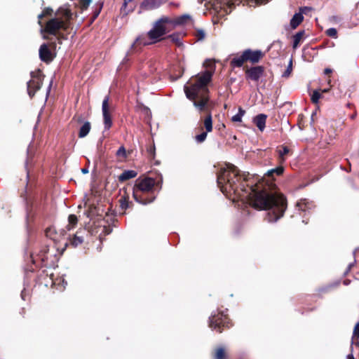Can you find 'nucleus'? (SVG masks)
<instances>
[{
	"mask_svg": "<svg viewBox=\"0 0 359 359\" xmlns=\"http://www.w3.org/2000/svg\"><path fill=\"white\" fill-rule=\"evenodd\" d=\"M189 19V16L187 15H182L176 19L162 16L154 23L152 29L149 30V35L152 39L163 36L172 30L176 25H183Z\"/></svg>",
	"mask_w": 359,
	"mask_h": 359,
	"instance_id": "nucleus-5",
	"label": "nucleus"
},
{
	"mask_svg": "<svg viewBox=\"0 0 359 359\" xmlns=\"http://www.w3.org/2000/svg\"><path fill=\"white\" fill-rule=\"evenodd\" d=\"M68 222L69 224L67 226V230H71L72 229L74 228L75 226L78 223V218L75 215H69L68 217Z\"/></svg>",
	"mask_w": 359,
	"mask_h": 359,
	"instance_id": "nucleus-29",
	"label": "nucleus"
},
{
	"mask_svg": "<svg viewBox=\"0 0 359 359\" xmlns=\"http://www.w3.org/2000/svg\"><path fill=\"white\" fill-rule=\"evenodd\" d=\"M347 359H355L353 354H349L347 356Z\"/></svg>",
	"mask_w": 359,
	"mask_h": 359,
	"instance_id": "nucleus-47",
	"label": "nucleus"
},
{
	"mask_svg": "<svg viewBox=\"0 0 359 359\" xmlns=\"http://www.w3.org/2000/svg\"><path fill=\"white\" fill-rule=\"evenodd\" d=\"M162 41L166 40V39H170L171 41L175 43L177 46H180L182 45V43L181 41V36L179 33H173L172 34H170L167 36L166 37L162 36Z\"/></svg>",
	"mask_w": 359,
	"mask_h": 359,
	"instance_id": "nucleus-24",
	"label": "nucleus"
},
{
	"mask_svg": "<svg viewBox=\"0 0 359 359\" xmlns=\"http://www.w3.org/2000/svg\"><path fill=\"white\" fill-rule=\"evenodd\" d=\"M245 77L247 81L257 83L259 80L264 75L265 68L263 66L243 67Z\"/></svg>",
	"mask_w": 359,
	"mask_h": 359,
	"instance_id": "nucleus-10",
	"label": "nucleus"
},
{
	"mask_svg": "<svg viewBox=\"0 0 359 359\" xmlns=\"http://www.w3.org/2000/svg\"><path fill=\"white\" fill-rule=\"evenodd\" d=\"M162 36H159L157 39H152L149 35V31L147 32V35H142L138 36L135 42L132 45L133 48H136L137 47L145 46L148 45H151L156 43L157 42L162 41Z\"/></svg>",
	"mask_w": 359,
	"mask_h": 359,
	"instance_id": "nucleus-12",
	"label": "nucleus"
},
{
	"mask_svg": "<svg viewBox=\"0 0 359 359\" xmlns=\"http://www.w3.org/2000/svg\"><path fill=\"white\" fill-rule=\"evenodd\" d=\"M118 213L121 215H125L126 210L128 208H132L133 206V203L129 201V196L128 195L122 196L118 200Z\"/></svg>",
	"mask_w": 359,
	"mask_h": 359,
	"instance_id": "nucleus-14",
	"label": "nucleus"
},
{
	"mask_svg": "<svg viewBox=\"0 0 359 359\" xmlns=\"http://www.w3.org/2000/svg\"><path fill=\"white\" fill-rule=\"evenodd\" d=\"M85 232V229L79 230L76 231V233L74 235L73 238L70 241V243L73 247L76 248L83 243L84 238L82 233H84Z\"/></svg>",
	"mask_w": 359,
	"mask_h": 359,
	"instance_id": "nucleus-18",
	"label": "nucleus"
},
{
	"mask_svg": "<svg viewBox=\"0 0 359 359\" xmlns=\"http://www.w3.org/2000/svg\"><path fill=\"white\" fill-rule=\"evenodd\" d=\"M203 126L205 131L211 132L212 130V119L210 111H208V114L203 121Z\"/></svg>",
	"mask_w": 359,
	"mask_h": 359,
	"instance_id": "nucleus-25",
	"label": "nucleus"
},
{
	"mask_svg": "<svg viewBox=\"0 0 359 359\" xmlns=\"http://www.w3.org/2000/svg\"><path fill=\"white\" fill-rule=\"evenodd\" d=\"M48 248L47 246L44 247V248L43 250H41L38 256L41 259L42 263H43V266H46V262L48 260Z\"/></svg>",
	"mask_w": 359,
	"mask_h": 359,
	"instance_id": "nucleus-30",
	"label": "nucleus"
},
{
	"mask_svg": "<svg viewBox=\"0 0 359 359\" xmlns=\"http://www.w3.org/2000/svg\"><path fill=\"white\" fill-rule=\"evenodd\" d=\"M205 36V34L204 32L202 31V30H199L197 32V36L199 38V39H203Z\"/></svg>",
	"mask_w": 359,
	"mask_h": 359,
	"instance_id": "nucleus-44",
	"label": "nucleus"
},
{
	"mask_svg": "<svg viewBox=\"0 0 359 359\" xmlns=\"http://www.w3.org/2000/svg\"><path fill=\"white\" fill-rule=\"evenodd\" d=\"M137 175V172L135 170H124L119 176L118 181L120 182H124L128 180L135 178Z\"/></svg>",
	"mask_w": 359,
	"mask_h": 359,
	"instance_id": "nucleus-20",
	"label": "nucleus"
},
{
	"mask_svg": "<svg viewBox=\"0 0 359 359\" xmlns=\"http://www.w3.org/2000/svg\"><path fill=\"white\" fill-rule=\"evenodd\" d=\"M265 54L261 50L246 49L238 57H233L230 62L233 67H241L245 62H249L252 65L258 63Z\"/></svg>",
	"mask_w": 359,
	"mask_h": 359,
	"instance_id": "nucleus-6",
	"label": "nucleus"
},
{
	"mask_svg": "<svg viewBox=\"0 0 359 359\" xmlns=\"http://www.w3.org/2000/svg\"><path fill=\"white\" fill-rule=\"evenodd\" d=\"M82 172H84V173H86V172H88V170H87L86 169H83V170H82Z\"/></svg>",
	"mask_w": 359,
	"mask_h": 359,
	"instance_id": "nucleus-50",
	"label": "nucleus"
},
{
	"mask_svg": "<svg viewBox=\"0 0 359 359\" xmlns=\"http://www.w3.org/2000/svg\"><path fill=\"white\" fill-rule=\"evenodd\" d=\"M43 275L46 276V277H47V276H48V273H46V270H45V269H44V270H42V271H41V274H40V276H39V278H41V277Z\"/></svg>",
	"mask_w": 359,
	"mask_h": 359,
	"instance_id": "nucleus-45",
	"label": "nucleus"
},
{
	"mask_svg": "<svg viewBox=\"0 0 359 359\" xmlns=\"http://www.w3.org/2000/svg\"><path fill=\"white\" fill-rule=\"evenodd\" d=\"M137 0H123V4L121 10L126 14L133 12L137 6Z\"/></svg>",
	"mask_w": 359,
	"mask_h": 359,
	"instance_id": "nucleus-19",
	"label": "nucleus"
},
{
	"mask_svg": "<svg viewBox=\"0 0 359 359\" xmlns=\"http://www.w3.org/2000/svg\"><path fill=\"white\" fill-rule=\"evenodd\" d=\"M267 118V116L264 114H259L257 116H256L254 119L253 122L256 125V126L258 128V129L260 131H263L266 127V121Z\"/></svg>",
	"mask_w": 359,
	"mask_h": 359,
	"instance_id": "nucleus-17",
	"label": "nucleus"
},
{
	"mask_svg": "<svg viewBox=\"0 0 359 359\" xmlns=\"http://www.w3.org/2000/svg\"><path fill=\"white\" fill-rule=\"evenodd\" d=\"M284 167L281 164L276 168L267 171L263 178L253 184V181L244 178L243 182L237 185L241 177L238 175L236 167L227 163L226 167L220 168L217 175V182L221 191L228 197L233 196V199L247 201L255 209L269 210L266 219L269 222H276L281 218L287 208L285 197L277 191L274 182L275 175L281 176Z\"/></svg>",
	"mask_w": 359,
	"mask_h": 359,
	"instance_id": "nucleus-1",
	"label": "nucleus"
},
{
	"mask_svg": "<svg viewBox=\"0 0 359 359\" xmlns=\"http://www.w3.org/2000/svg\"><path fill=\"white\" fill-rule=\"evenodd\" d=\"M31 80L27 82V93L32 98L35 93L41 88L45 77L41 69L31 72Z\"/></svg>",
	"mask_w": 359,
	"mask_h": 359,
	"instance_id": "nucleus-8",
	"label": "nucleus"
},
{
	"mask_svg": "<svg viewBox=\"0 0 359 359\" xmlns=\"http://www.w3.org/2000/svg\"><path fill=\"white\" fill-rule=\"evenodd\" d=\"M321 97V93L320 90H316L313 92L311 100L313 104H318L319 99Z\"/></svg>",
	"mask_w": 359,
	"mask_h": 359,
	"instance_id": "nucleus-32",
	"label": "nucleus"
},
{
	"mask_svg": "<svg viewBox=\"0 0 359 359\" xmlns=\"http://www.w3.org/2000/svg\"><path fill=\"white\" fill-rule=\"evenodd\" d=\"M292 71V60L291 59L289 62L288 66L285 71L283 74V76L287 78L290 76Z\"/></svg>",
	"mask_w": 359,
	"mask_h": 359,
	"instance_id": "nucleus-35",
	"label": "nucleus"
},
{
	"mask_svg": "<svg viewBox=\"0 0 359 359\" xmlns=\"http://www.w3.org/2000/svg\"><path fill=\"white\" fill-rule=\"evenodd\" d=\"M332 72V70L330 69H325V74H329V73H331Z\"/></svg>",
	"mask_w": 359,
	"mask_h": 359,
	"instance_id": "nucleus-48",
	"label": "nucleus"
},
{
	"mask_svg": "<svg viewBox=\"0 0 359 359\" xmlns=\"http://www.w3.org/2000/svg\"><path fill=\"white\" fill-rule=\"evenodd\" d=\"M161 5L159 0H143L140 4V9L149 11L157 8Z\"/></svg>",
	"mask_w": 359,
	"mask_h": 359,
	"instance_id": "nucleus-15",
	"label": "nucleus"
},
{
	"mask_svg": "<svg viewBox=\"0 0 359 359\" xmlns=\"http://www.w3.org/2000/svg\"><path fill=\"white\" fill-rule=\"evenodd\" d=\"M321 93H327L329 91V89H324V90H319Z\"/></svg>",
	"mask_w": 359,
	"mask_h": 359,
	"instance_id": "nucleus-49",
	"label": "nucleus"
},
{
	"mask_svg": "<svg viewBox=\"0 0 359 359\" xmlns=\"http://www.w3.org/2000/svg\"><path fill=\"white\" fill-rule=\"evenodd\" d=\"M305 205L306 206V204L305 203H302V202H299L298 203L297 205L302 210H305L304 208H302V205Z\"/></svg>",
	"mask_w": 359,
	"mask_h": 359,
	"instance_id": "nucleus-46",
	"label": "nucleus"
},
{
	"mask_svg": "<svg viewBox=\"0 0 359 359\" xmlns=\"http://www.w3.org/2000/svg\"><path fill=\"white\" fill-rule=\"evenodd\" d=\"M55 17L49 20L43 31L48 34L57 36L58 40L65 39V34L60 31H67L71 25L72 13L68 8L60 7L55 12Z\"/></svg>",
	"mask_w": 359,
	"mask_h": 359,
	"instance_id": "nucleus-3",
	"label": "nucleus"
},
{
	"mask_svg": "<svg viewBox=\"0 0 359 359\" xmlns=\"http://www.w3.org/2000/svg\"><path fill=\"white\" fill-rule=\"evenodd\" d=\"M212 73L205 71L201 75L196 76L194 81H190L184 87V93L189 100H194L199 95L209 94L208 84L211 81Z\"/></svg>",
	"mask_w": 359,
	"mask_h": 359,
	"instance_id": "nucleus-4",
	"label": "nucleus"
},
{
	"mask_svg": "<svg viewBox=\"0 0 359 359\" xmlns=\"http://www.w3.org/2000/svg\"><path fill=\"white\" fill-rule=\"evenodd\" d=\"M91 129V124L89 121H86L79 128L78 136L79 138H83L88 135Z\"/></svg>",
	"mask_w": 359,
	"mask_h": 359,
	"instance_id": "nucleus-22",
	"label": "nucleus"
},
{
	"mask_svg": "<svg viewBox=\"0 0 359 359\" xmlns=\"http://www.w3.org/2000/svg\"><path fill=\"white\" fill-rule=\"evenodd\" d=\"M245 111L244 109H243L241 107H239L238 109V113L237 114L240 117L242 118V116L245 114Z\"/></svg>",
	"mask_w": 359,
	"mask_h": 359,
	"instance_id": "nucleus-43",
	"label": "nucleus"
},
{
	"mask_svg": "<svg viewBox=\"0 0 359 359\" xmlns=\"http://www.w3.org/2000/svg\"><path fill=\"white\" fill-rule=\"evenodd\" d=\"M53 13V10L51 8H50V7L45 8L43 10L42 13L38 15V19H39L38 24L41 27H43L41 19L44 17L52 16Z\"/></svg>",
	"mask_w": 359,
	"mask_h": 359,
	"instance_id": "nucleus-26",
	"label": "nucleus"
},
{
	"mask_svg": "<svg viewBox=\"0 0 359 359\" xmlns=\"http://www.w3.org/2000/svg\"><path fill=\"white\" fill-rule=\"evenodd\" d=\"M162 184L163 177L161 175L157 180L151 177H139L135 180L133 188V198L142 205L152 203L156 198L155 190L158 189V191L161 190Z\"/></svg>",
	"mask_w": 359,
	"mask_h": 359,
	"instance_id": "nucleus-2",
	"label": "nucleus"
},
{
	"mask_svg": "<svg viewBox=\"0 0 359 359\" xmlns=\"http://www.w3.org/2000/svg\"><path fill=\"white\" fill-rule=\"evenodd\" d=\"M290 149L287 146L284 144L280 145L276 149V152L278 154V162L280 164L283 163L286 160V156L290 153Z\"/></svg>",
	"mask_w": 359,
	"mask_h": 359,
	"instance_id": "nucleus-16",
	"label": "nucleus"
},
{
	"mask_svg": "<svg viewBox=\"0 0 359 359\" xmlns=\"http://www.w3.org/2000/svg\"><path fill=\"white\" fill-rule=\"evenodd\" d=\"M191 100L194 102V105L199 111H206L207 104L210 100L209 94L199 95L197 98Z\"/></svg>",
	"mask_w": 359,
	"mask_h": 359,
	"instance_id": "nucleus-13",
	"label": "nucleus"
},
{
	"mask_svg": "<svg viewBox=\"0 0 359 359\" xmlns=\"http://www.w3.org/2000/svg\"><path fill=\"white\" fill-rule=\"evenodd\" d=\"M214 359H226V353L223 347H217L215 348Z\"/></svg>",
	"mask_w": 359,
	"mask_h": 359,
	"instance_id": "nucleus-28",
	"label": "nucleus"
},
{
	"mask_svg": "<svg viewBox=\"0 0 359 359\" xmlns=\"http://www.w3.org/2000/svg\"><path fill=\"white\" fill-rule=\"evenodd\" d=\"M102 6H103V3H100L96 5V8H95V11H93V20L95 19H96L98 17V15H100V11L102 8Z\"/></svg>",
	"mask_w": 359,
	"mask_h": 359,
	"instance_id": "nucleus-36",
	"label": "nucleus"
},
{
	"mask_svg": "<svg viewBox=\"0 0 359 359\" xmlns=\"http://www.w3.org/2000/svg\"><path fill=\"white\" fill-rule=\"evenodd\" d=\"M236 169H237V172H238V177H241V180H239V181H238V182H236V184H237V185H239V184H240L241 182H243V184H244V186L247 188L246 183H245V182H244V178L245 177V178H247V179H249V177H248V176H249V174H247V176H246L245 175H241L239 174V170H238L237 168H236ZM250 180H251L252 181H253V184H255L257 183V182H255V179H254V178H250ZM234 180H235V181H236V179H235Z\"/></svg>",
	"mask_w": 359,
	"mask_h": 359,
	"instance_id": "nucleus-33",
	"label": "nucleus"
},
{
	"mask_svg": "<svg viewBox=\"0 0 359 359\" xmlns=\"http://www.w3.org/2000/svg\"><path fill=\"white\" fill-rule=\"evenodd\" d=\"M241 120H242V118L240 117L238 114L233 116L231 118V121L233 122H241Z\"/></svg>",
	"mask_w": 359,
	"mask_h": 359,
	"instance_id": "nucleus-42",
	"label": "nucleus"
},
{
	"mask_svg": "<svg viewBox=\"0 0 359 359\" xmlns=\"http://www.w3.org/2000/svg\"><path fill=\"white\" fill-rule=\"evenodd\" d=\"M116 154L117 156L121 157L123 158L127 157L126 150L123 146H121L119 147V149L117 150Z\"/></svg>",
	"mask_w": 359,
	"mask_h": 359,
	"instance_id": "nucleus-37",
	"label": "nucleus"
},
{
	"mask_svg": "<svg viewBox=\"0 0 359 359\" xmlns=\"http://www.w3.org/2000/svg\"><path fill=\"white\" fill-rule=\"evenodd\" d=\"M311 11H313V8L309 6H304L299 8V13H302V15L303 14H309V12H311Z\"/></svg>",
	"mask_w": 359,
	"mask_h": 359,
	"instance_id": "nucleus-40",
	"label": "nucleus"
},
{
	"mask_svg": "<svg viewBox=\"0 0 359 359\" xmlns=\"http://www.w3.org/2000/svg\"><path fill=\"white\" fill-rule=\"evenodd\" d=\"M109 96L107 95L104 97L102 102V115H103V123L105 130H109V128L112 126V118L111 114L109 112Z\"/></svg>",
	"mask_w": 359,
	"mask_h": 359,
	"instance_id": "nucleus-11",
	"label": "nucleus"
},
{
	"mask_svg": "<svg viewBox=\"0 0 359 359\" xmlns=\"http://www.w3.org/2000/svg\"><path fill=\"white\" fill-rule=\"evenodd\" d=\"M355 337L357 339H359V322L356 323L353 330V339Z\"/></svg>",
	"mask_w": 359,
	"mask_h": 359,
	"instance_id": "nucleus-41",
	"label": "nucleus"
},
{
	"mask_svg": "<svg viewBox=\"0 0 359 359\" xmlns=\"http://www.w3.org/2000/svg\"><path fill=\"white\" fill-rule=\"evenodd\" d=\"M325 33L330 37L337 38V31L335 28H330L326 30Z\"/></svg>",
	"mask_w": 359,
	"mask_h": 359,
	"instance_id": "nucleus-38",
	"label": "nucleus"
},
{
	"mask_svg": "<svg viewBox=\"0 0 359 359\" xmlns=\"http://www.w3.org/2000/svg\"><path fill=\"white\" fill-rule=\"evenodd\" d=\"M208 132L205 131V132H203L201 133V134L199 135H197L195 136V140L196 141L198 142V143H202L203 142L206 137H207V134H208Z\"/></svg>",
	"mask_w": 359,
	"mask_h": 359,
	"instance_id": "nucleus-34",
	"label": "nucleus"
},
{
	"mask_svg": "<svg viewBox=\"0 0 359 359\" xmlns=\"http://www.w3.org/2000/svg\"><path fill=\"white\" fill-rule=\"evenodd\" d=\"M233 323L229 315L223 311H217L209 318V327L218 333L231 328Z\"/></svg>",
	"mask_w": 359,
	"mask_h": 359,
	"instance_id": "nucleus-7",
	"label": "nucleus"
},
{
	"mask_svg": "<svg viewBox=\"0 0 359 359\" xmlns=\"http://www.w3.org/2000/svg\"><path fill=\"white\" fill-rule=\"evenodd\" d=\"M55 49V41L41 44L39 50L40 60L46 64L51 62L56 56Z\"/></svg>",
	"mask_w": 359,
	"mask_h": 359,
	"instance_id": "nucleus-9",
	"label": "nucleus"
},
{
	"mask_svg": "<svg viewBox=\"0 0 359 359\" xmlns=\"http://www.w3.org/2000/svg\"><path fill=\"white\" fill-rule=\"evenodd\" d=\"M147 158L149 159V160H154L155 159V156H156V147H155V145H154V143H149L147 146Z\"/></svg>",
	"mask_w": 359,
	"mask_h": 359,
	"instance_id": "nucleus-27",
	"label": "nucleus"
},
{
	"mask_svg": "<svg viewBox=\"0 0 359 359\" xmlns=\"http://www.w3.org/2000/svg\"><path fill=\"white\" fill-rule=\"evenodd\" d=\"M304 20L302 13H295L290 20V27L292 29H296Z\"/></svg>",
	"mask_w": 359,
	"mask_h": 359,
	"instance_id": "nucleus-21",
	"label": "nucleus"
},
{
	"mask_svg": "<svg viewBox=\"0 0 359 359\" xmlns=\"http://www.w3.org/2000/svg\"><path fill=\"white\" fill-rule=\"evenodd\" d=\"M45 234L46 237L49 238L50 239L53 241L57 240V233L54 228L53 227H48L45 231Z\"/></svg>",
	"mask_w": 359,
	"mask_h": 359,
	"instance_id": "nucleus-31",
	"label": "nucleus"
},
{
	"mask_svg": "<svg viewBox=\"0 0 359 359\" xmlns=\"http://www.w3.org/2000/svg\"><path fill=\"white\" fill-rule=\"evenodd\" d=\"M91 0H79V5L81 10H86L89 6Z\"/></svg>",
	"mask_w": 359,
	"mask_h": 359,
	"instance_id": "nucleus-39",
	"label": "nucleus"
},
{
	"mask_svg": "<svg viewBox=\"0 0 359 359\" xmlns=\"http://www.w3.org/2000/svg\"><path fill=\"white\" fill-rule=\"evenodd\" d=\"M305 31L304 30H300L297 33H296L293 36V44L292 48L293 49L297 48V47L299 46L301 41L304 39L305 36Z\"/></svg>",
	"mask_w": 359,
	"mask_h": 359,
	"instance_id": "nucleus-23",
	"label": "nucleus"
}]
</instances>
